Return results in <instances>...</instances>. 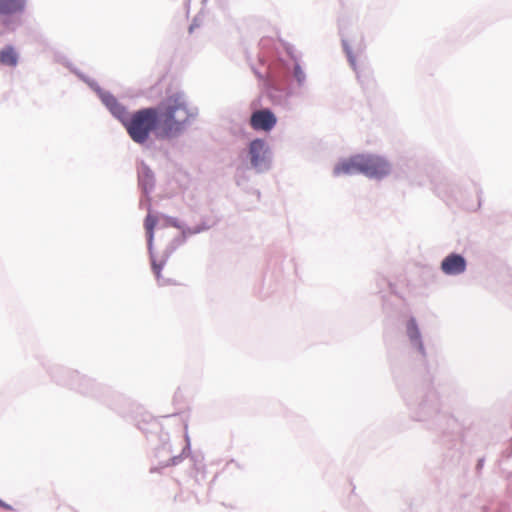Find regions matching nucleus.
Wrapping results in <instances>:
<instances>
[{
  "label": "nucleus",
  "instance_id": "423d86ee",
  "mask_svg": "<svg viewBox=\"0 0 512 512\" xmlns=\"http://www.w3.org/2000/svg\"><path fill=\"white\" fill-rule=\"evenodd\" d=\"M360 161H362L360 155H355L349 159L341 161L334 167V175L340 176L344 174L352 175L356 173H361Z\"/></svg>",
  "mask_w": 512,
  "mask_h": 512
},
{
  "label": "nucleus",
  "instance_id": "9b49d317",
  "mask_svg": "<svg viewBox=\"0 0 512 512\" xmlns=\"http://www.w3.org/2000/svg\"><path fill=\"white\" fill-rule=\"evenodd\" d=\"M407 333L411 340H418L420 338V332L414 319L408 321Z\"/></svg>",
  "mask_w": 512,
  "mask_h": 512
},
{
  "label": "nucleus",
  "instance_id": "0eeeda50",
  "mask_svg": "<svg viewBox=\"0 0 512 512\" xmlns=\"http://www.w3.org/2000/svg\"><path fill=\"white\" fill-rule=\"evenodd\" d=\"M267 148L266 144L261 139H255L250 143L249 154L251 164L254 167H259L264 163L266 158Z\"/></svg>",
  "mask_w": 512,
  "mask_h": 512
},
{
  "label": "nucleus",
  "instance_id": "6e6552de",
  "mask_svg": "<svg viewBox=\"0 0 512 512\" xmlns=\"http://www.w3.org/2000/svg\"><path fill=\"white\" fill-rule=\"evenodd\" d=\"M103 102L109 108L113 115H115L118 119L124 123L127 118V112L125 108L117 101V99L112 95L103 96Z\"/></svg>",
  "mask_w": 512,
  "mask_h": 512
},
{
  "label": "nucleus",
  "instance_id": "f257e3e1",
  "mask_svg": "<svg viewBox=\"0 0 512 512\" xmlns=\"http://www.w3.org/2000/svg\"><path fill=\"white\" fill-rule=\"evenodd\" d=\"M161 134L166 137L178 133L195 115L196 111L188 106L181 95L169 97L160 106Z\"/></svg>",
  "mask_w": 512,
  "mask_h": 512
},
{
  "label": "nucleus",
  "instance_id": "f03ea898",
  "mask_svg": "<svg viewBox=\"0 0 512 512\" xmlns=\"http://www.w3.org/2000/svg\"><path fill=\"white\" fill-rule=\"evenodd\" d=\"M129 136L136 143H144L148 140L151 132L155 131L157 137L164 138L161 134V111L160 107L141 109L124 121Z\"/></svg>",
  "mask_w": 512,
  "mask_h": 512
},
{
  "label": "nucleus",
  "instance_id": "9d476101",
  "mask_svg": "<svg viewBox=\"0 0 512 512\" xmlns=\"http://www.w3.org/2000/svg\"><path fill=\"white\" fill-rule=\"evenodd\" d=\"M0 63L10 67L17 65L18 53L13 46L9 45L0 50Z\"/></svg>",
  "mask_w": 512,
  "mask_h": 512
},
{
  "label": "nucleus",
  "instance_id": "7ed1b4c3",
  "mask_svg": "<svg viewBox=\"0 0 512 512\" xmlns=\"http://www.w3.org/2000/svg\"><path fill=\"white\" fill-rule=\"evenodd\" d=\"M360 171L368 177L380 178L390 171L389 164L382 158L374 155H360Z\"/></svg>",
  "mask_w": 512,
  "mask_h": 512
},
{
  "label": "nucleus",
  "instance_id": "20e7f679",
  "mask_svg": "<svg viewBox=\"0 0 512 512\" xmlns=\"http://www.w3.org/2000/svg\"><path fill=\"white\" fill-rule=\"evenodd\" d=\"M275 115L268 109L255 111L250 118L254 130L270 131L276 125Z\"/></svg>",
  "mask_w": 512,
  "mask_h": 512
},
{
  "label": "nucleus",
  "instance_id": "1a4fd4ad",
  "mask_svg": "<svg viewBox=\"0 0 512 512\" xmlns=\"http://www.w3.org/2000/svg\"><path fill=\"white\" fill-rule=\"evenodd\" d=\"M24 4V0H0V14L11 15L22 12Z\"/></svg>",
  "mask_w": 512,
  "mask_h": 512
},
{
  "label": "nucleus",
  "instance_id": "ddd939ff",
  "mask_svg": "<svg viewBox=\"0 0 512 512\" xmlns=\"http://www.w3.org/2000/svg\"><path fill=\"white\" fill-rule=\"evenodd\" d=\"M152 268H153V271H154L157 279L159 280L160 279V271H161V268H162L161 265L153 262Z\"/></svg>",
  "mask_w": 512,
  "mask_h": 512
},
{
  "label": "nucleus",
  "instance_id": "f8f14e48",
  "mask_svg": "<svg viewBox=\"0 0 512 512\" xmlns=\"http://www.w3.org/2000/svg\"><path fill=\"white\" fill-rule=\"evenodd\" d=\"M157 224V219L151 215H147L145 218V229L147 230V233L149 234L150 239L153 237V230Z\"/></svg>",
  "mask_w": 512,
  "mask_h": 512
},
{
  "label": "nucleus",
  "instance_id": "39448f33",
  "mask_svg": "<svg viewBox=\"0 0 512 512\" xmlns=\"http://www.w3.org/2000/svg\"><path fill=\"white\" fill-rule=\"evenodd\" d=\"M466 269V261L459 254H450L441 263V270L447 275L461 274Z\"/></svg>",
  "mask_w": 512,
  "mask_h": 512
}]
</instances>
